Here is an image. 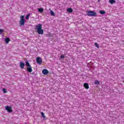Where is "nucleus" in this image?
Segmentation results:
<instances>
[{
  "label": "nucleus",
  "mask_w": 124,
  "mask_h": 124,
  "mask_svg": "<svg viewBox=\"0 0 124 124\" xmlns=\"http://www.w3.org/2000/svg\"><path fill=\"white\" fill-rule=\"evenodd\" d=\"M67 11L69 13H72V12H73V10L71 8H69L67 9Z\"/></svg>",
  "instance_id": "obj_10"
},
{
  "label": "nucleus",
  "mask_w": 124,
  "mask_h": 124,
  "mask_svg": "<svg viewBox=\"0 0 124 124\" xmlns=\"http://www.w3.org/2000/svg\"><path fill=\"white\" fill-rule=\"evenodd\" d=\"M19 66L21 69H24V68H25V63H24L23 62H20Z\"/></svg>",
  "instance_id": "obj_6"
},
{
  "label": "nucleus",
  "mask_w": 124,
  "mask_h": 124,
  "mask_svg": "<svg viewBox=\"0 0 124 124\" xmlns=\"http://www.w3.org/2000/svg\"><path fill=\"white\" fill-rule=\"evenodd\" d=\"M109 2L110 3V4H113V3H116V0H109Z\"/></svg>",
  "instance_id": "obj_12"
},
{
  "label": "nucleus",
  "mask_w": 124,
  "mask_h": 124,
  "mask_svg": "<svg viewBox=\"0 0 124 124\" xmlns=\"http://www.w3.org/2000/svg\"><path fill=\"white\" fill-rule=\"evenodd\" d=\"M83 86L84 88L86 89V90H88L90 88V87L89 86V84L87 83H84Z\"/></svg>",
  "instance_id": "obj_9"
},
{
  "label": "nucleus",
  "mask_w": 124,
  "mask_h": 124,
  "mask_svg": "<svg viewBox=\"0 0 124 124\" xmlns=\"http://www.w3.org/2000/svg\"><path fill=\"white\" fill-rule=\"evenodd\" d=\"M27 71L29 72V73L32 72V69L31 68V67L27 68Z\"/></svg>",
  "instance_id": "obj_8"
},
{
  "label": "nucleus",
  "mask_w": 124,
  "mask_h": 124,
  "mask_svg": "<svg viewBox=\"0 0 124 124\" xmlns=\"http://www.w3.org/2000/svg\"><path fill=\"white\" fill-rule=\"evenodd\" d=\"M60 58H61V59H64V55H61V56H60Z\"/></svg>",
  "instance_id": "obj_22"
},
{
  "label": "nucleus",
  "mask_w": 124,
  "mask_h": 124,
  "mask_svg": "<svg viewBox=\"0 0 124 124\" xmlns=\"http://www.w3.org/2000/svg\"><path fill=\"white\" fill-rule=\"evenodd\" d=\"M99 84H100V82H99L98 80L96 79V80H95L94 85H99Z\"/></svg>",
  "instance_id": "obj_13"
},
{
  "label": "nucleus",
  "mask_w": 124,
  "mask_h": 124,
  "mask_svg": "<svg viewBox=\"0 0 124 124\" xmlns=\"http://www.w3.org/2000/svg\"><path fill=\"white\" fill-rule=\"evenodd\" d=\"M5 41L6 43H9V41H10V39H9V38H6L5 39Z\"/></svg>",
  "instance_id": "obj_14"
},
{
  "label": "nucleus",
  "mask_w": 124,
  "mask_h": 124,
  "mask_svg": "<svg viewBox=\"0 0 124 124\" xmlns=\"http://www.w3.org/2000/svg\"><path fill=\"white\" fill-rule=\"evenodd\" d=\"M38 11L40 12V13H43V12L44 11V9L43 8H38Z\"/></svg>",
  "instance_id": "obj_11"
},
{
  "label": "nucleus",
  "mask_w": 124,
  "mask_h": 124,
  "mask_svg": "<svg viewBox=\"0 0 124 124\" xmlns=\"http://www.w3.org/2000/svg\"><path fill=\"white\" fill-rule=\"evenodd\" d=\"M42 73L44 75H47V74H49V71L47 69H44L42 71Z\"/></svg>",
  "instance_id": "obj_7"
},
{
  "label": "nucleus",
  "mask_w": 124,
  "mask_h": 124,
  "mask_svg": "<svg viewBox=\"0 0 124 124\" xmlns=\"http://www.w3.org/2000/svg\"><path fill=\"white\" fill-rule=\"evenodd\" d=\"M87 16L93 17V16H96V13L93 11H88L86 12Z\"/></svg>",
  "instance_id": "obj_3"
},
{
  "label": "nucleus",
  "mask_w": 124,
  "mask_h": 124,
  "mask_svg": "<svg viewBox=\"0 0 124 124\" xmlns=\"http://www.w3.org/2000/svg\"><path fill=\"white\" fill-rule=\"evenodd\" d=\"M50 14L52 16H55V13L53 11H50Z\"/></svg>",
  "instance_id": "obj_18"
},
{
  "label": "nucleus",
  "mask_w": 124,
  "mask_h": 124,
  "mask_svg": "<svg viewBox=\"0 0 124 124\" xmlns=\"http://www.w3.org/2000/svg\"><path fill=\"white\" fill-rule=\"evenodd\" d=\"M2 32H3V30H2V29H0V33H1Z\"/></svg>",
  "instance_id": "obj_23"
},
{
  "label": "nucleus",
  "mask_w": 124,
  "mask_h": 124,
  "mask_svg": "<svg viewBox=\"0 0 124 124\" xmlns=\"http://www.w3.org/2000/svg\"><path fill=\"white\" fill-rule=\"evenodd\" d=\"M5 109H6V111L9 112V113H11L13 111L12 110V108L11 107H9V106H6L5 107Z\"/></svg>",
  "instance_id": "obj_4"
},
{
  "label": "nucleus",
  "mask_w": 124,
  "mask_h": 124,
  "mask_svg": "<svg viewBox=\"0 0 124 124\" xmlns=\"http://www.w3.org/2000/svg\"><path fill=\"white\" fill-rule=\"evenodd\" d=\"M26 66H28V67H31V64H30V62H26Z\"/></svg>",
  "instance_id": "obj_15"
},
{
  "label": "nucleus",
  "mask_w": 124,
  "mask_h": 124,
  "mask_svg": "<svg viewBox=\"0 0 124 124\" xmlns=\"http://www.w3.org/2000/svg\"><path fill=\"white\" fill-rule=\"evenodd\" d=\"M41 115L43 118H45V114L43 112H41Z\"/></svg>",
  "instance_id": "obj_21"
},
{
  "label": "nucleus",
  "mask_w": 124,
  "mask_h": 124,
  "mask_svg": "<svg viewBox=\"0 0 124 124\" xmlns=\"http://www.w3.org/2000/svg\"><path fill=\"white\" fill-rule=\"evenodd\" d=\"M99 13L100 14L103 15V14H105L106 13V12H105V11H100Z\"/></svg>",
  "instance_id": "obj_16"
},
{
  "label": "nucleus",
  "mask_w": 124,
  "mask_h": 124,
  "mask_svg": "<svg viewBox=\"0 0 124 124\" xmlns=\"http://www.w3.org/2000/svg\"><path fill=\"white\" fill-rule=\"evenodd\" d=\"M35 30H37V32L38 34H43L44 33V30L42 29V24H39L35 26Z\"/></svg>",
  "instance_id": "obj_1"
},
{
  "label": "nucleus",
  "mask_w": 124,
  "mask_h": 124,
  "mask_svg": "<svg viewBox=\"0 0 124 124\" xmlns=\"http://www.w3.org/2000/svg\"><path fill=\"white\" fill-rule=\"evenodd\" d=\"M30 16H31V14H29L28 15H27L26 16V20H29V18H30Z\"/></svg>",
  "instance_id": "obj_17"
},
{
  "label": "nucleus",
  "mask_w": 124,
  "mask_h": 124,
  "mask_svg": "<svg viewBox=\"0 0 124 124\" xmlns=\"http://www.w3.org/2000/svg\"><path fill=\"white\" fill-rule=\"evenodd\" d=\"M94 45L95 46H96V47H97V48H99V45H98V44H97V43H95Z\"/></svg>",
  "instance_id": "obj_20"
},
{
  "label": "nucleus",
  "mask_w": 124,
  "mask_h": 124,
  "mask_svg": "<svg viewBox=\"0 0 124 124\" xmlns=\"http://www.w3.org/2000/svg\"><path fill=\"white\" fill-rule=\"evenodd\" d=\"M2 91L4 93H7V91L6 90V89L3 88L2 89Z\"/></svg>",
  "instance_id": "obj_19"
},
{
  "label": "nucleus",
  "mask_w": 124,
  "mask_h": 124,
  "mask_svg": "<svg viewBox=\"0 0 124 124\" xmlns=\"http://www.w3.org/2000/svg\"><path fill=\"white\" fill-rule=\"evenodd\" d=\"M20 20L19 21V25L20 27H22L23 26H25V16H20Z\"/></svg>",
  "instance_id": "obj_2"
},
{
  "label": "nucleus",
  "mask_w": 124,
  "mask_h": 124,
  "mask_svg": "<svg viewBox=\"0 0 124 124\" xmlns=\"http://www.w3.org/2000/svg\"><path fill=\"white\" fill-rule=\"evenodd\" d=\"M36 61L37 63H39V64L42 63V59L40 57L37 58Z\"/></svg>",
  "instance_id": "obj_5"
}]
</instances>
